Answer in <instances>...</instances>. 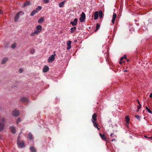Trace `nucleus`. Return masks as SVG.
Returning a JSON list of instances; mask_svg holds the SVG:
<instances>
[{"label":"nucleus","instance_id":"nucleus-1","mask_svg":"<svg viewBox=\"0 0 152 152\" xmlns=\"http://www.w3.org/2000/svg\"><path fill=\"white\" fill-rule=\"evenodd\" d=\"M5 118L3 117H0V132L2 131L4 127Z\"/></svg>","mask_w":152,"mask_h":152},{"label":"nucleus","instance_id":"nucleus-2","mask_svg":"<svg viewBox=\"0 0 152 152\" xmlns=\"http://www.w3.org/2000/svg\"><path fill=\"white\" fill-rule=\"evenodd\" d=\"M17 144L18 147L19 148H23L25 145L23 141H21L18 140L17 141Z\"/></svg>","mask_w":152,"mask_h":152},{"label":"nucleus","instance_id":"nucleus-3","mask_svg":"<svg viewBox=\"0 0 152 152\" xmlns=\"http://www.w3.org/2000/svg\"><path fill=\"white\" fill-rule=\"evenodd\" d=\"M56 54L54 53V54L52 55L51 56L49 57L48 61L49 63H52L55 59V57Z\"/></svg>","mask_w":152,"mask_h":152},{"label":"nucleus","instance_id":"nucleus-4","mask_svg":"<svg viewBox=\"0 0 152 152\" xmlns=\"http://www.w3.org/2000/svg\"><path fill=\"white\" fill-rule=\"evenodd\" d=\"M86 18V15L85 13L83 12L81 14V17H80L79 19L81 22H83L85 20Z\"/></svg>","mask_w":152,"mask_h":152},{"label":"nucleus","instance_id":"nucleus-5","mask_svg":"<svg viewBox=\"0 0 152 152\" xmlns=\"http://www.w3.org/2000/svg\"><path fill=\"white\" fill-rule=\"evenodd\" d=\"M22 13V15L23 14V12L22 11H20L16 15L14 19V20L15 21H18V19H19V15L21 13Z\"/></svg>","mask_w":152,"mask_h":152},{"label":"nucleus","instance_id":"nucleus-6","mask_svg":"<svg viewBox=\"0 0 152 152\" xmlns=\"http://www.w3.org/2000/svg\"><path fill=\"white\" fill-rule=\"evenodd\" d=\"M42 27L40 25H37L36 27V29L35 30L38 34L42 30Z\"/></svg>","mask_w":152,"mask_h":152},{"label":"nucleus","instance_id":"nucleus-7","mask_svg":"<svg viewBox=\"0 0 152 152\" xmlns=\"http://www.w3.org/2000/svg\"><path fill=\"white\" fill-rule=\"evenodd\" d=\"M12 114L13 116L17 117L19 115V111L18 110H15L12 112Z\"/></svg>","mask_w":152,"mask_h":152},{"label":"nucleus","instance_id":"nucleus-8","mask_svg":"<svg viewBox=\"0 0 152 152\" xmlns=\"http://www.w3.org/2000/svg\"><path fill=\"white\" fill-rule=\"evenodd\" d=\"M10 129L11 132L13 134H15L16 132V129L14 126H12L10 127Z\"/></svg>","mask_w":152,"mask_h":152},{"label":"nucleus","instance_id":"nucleus-9","mask_svg":"<svg viewBox=\"0 0 152 152\" xmlns=\"http://www.w3.org/2000/svg\"><path fill=\"white\" fill-rule=\"evenodd\" d=\"M77 19L75 18L74 21H71L70 23V24H72L73 26H75L77 24Z\"/></svg>","mask_w":152,"mask_h":152},{"label":"nucleus","instance_id":"nucleus-10","mask_svg":"<svg viewBox=\"0 0 152 152\" xmlns=\"http://www.w3.org/2000/svg\"><path fill=\"white\" fill-rule=\"evenodd\" d=\"M28 99L27 97H23L21 98L20 101L23 102H26L28 101Z\"/></svg>","mask_w":152,"mask_h":152},{"label":"nucleus","instance_id":"nucleus-11","mask_svg":"<svg viewBox=\"0 0 152 152\" xmlns=\"http://www.w3.org/2000/svg\"><path fill=\"white\" fill-rule=\"evenodd\" d=\"M116 17V14L115 13H114L112 17V19L111 22L112 23L114 24L115 23V20Z\"/></svg>","mask_w":152,"mask_h":152},{"label":"nucleus","instance_id":"nucleus-12","mask_svg":"<svg viewBox=\"0 0 152 152\" xmlns=\"http://www.w3.org/2000/svg\"><path fill=\"white\" fill-rule=\"evenodd\" d=\"M99 13L98 11H96L95 12L94 14V19L95 20H96L98 17Z\"/></svg>","mask_w":152,"mask_h":152},{"label":"nucleus","instance_id":"nucleus-13","mask_svg":"<svg viewBox=\"0 0 152 152\" xmlns=\"http://www.w3.org/2000/svg\"><path fill=\"white\" fill-rule=\"evenodd\" d=\"M92 122L94 124V126L96 128H97L98 130H99V129L98 127V124L97 123H96L95 121H94L93 120H92Z\"/></svg>","mask_w":152,"mask_h":152},{"label":"nucleus","instance_id":"nucleus-14","mask_svg":"<svg viewBox=\"0 0 152 152\" xmlns=\"http://www.w3.org/2000/svg\"><path fill=\"white\" fill-rule=\"evenodd\" d=\"M71 42L70 41H69L67 43V49L69 50L71 48Z\"/></svg>","mask_w":152,"mask_h":152},{"label":"nucleus","instance_id":"nucleus-15","mask_svg":"<svg viewBox=\"0 0 152 152\" xmlns=\"http://www.w3.org/2000/svg\"><path fill=\"white\" fill-rule=\"evenodd\" d=\"M97 115L95 113H94L92 116V120H93L94 121H96L97 120Z\"/></svg>","mask_w":152,"mask_h":152},{"label":"nucleus","instance_id":"nucleus-16","mask_svg":"<svg viewBox=\"0 0 152 152\" xmlns=\"http://www.w3.org/2000/svg\"><path fill=\"white\" fill-rule=\"evenodd\" d=\"M99 135L102 140L105 141H106V139L104 137V134H102L101 133H99Z\"/></svg>","mask_w":152,"mask_h":152},{"label":"nucleus","instance_id":"nucleus-17","mask_svg":"<svg viewBox=\"0 0 152 152\" xmlns=\"http://www.w3.org/2000/svg\"><path fill=\"white\" fill-rule=\"evenodd\" d=\"M30 4L29 1H26L23 4V7H25L26 6H29Z\"/></svg>","mask_w":152,"mask_h":152},{"label":"nucleus","instance_id":"nucleus-18","mask_svg":"<svg viewBox=\"0 0 152 152\" xmlns=\"http://www.w3.org/2000/svg\"><path fill=\"white\" fill-rule=\"evenodd\" d=\"M8 60V58H4L2 60L1 63L2 64H5L6 62Z\"/></svg>","mask_w":152,"mask_h":152},{"label":"nucleus","instance_id":"nucleus-19","mask_svg":"<svg viewBox=\"0 0 152 152\" xmlns=\"http://www.w3.org/2000/svg\"><path fill=\"white\" fill-rule=\"evenodd\" d=\"M38 12V11L37 10H34L31 12L30 14V15L31 16H33L34 14H36Z\"/></svg>","mask_w":152,"mask_h":152},{"label":"nucleus","instance_id":"nucleus-20","mask_svg":"<svg viewBox=\"0 0 152 152\" xmlns=\"http://www.w3.org/2000/svg\"><path fill=\"white\" fill-rule=\"evenodd\" d=\"M49 70V68L48 66H46L43 69V72H46Z\"/></svg>","mask_w":152,"mask_h":152},{"label":"nucleus","instance_id":"nucleus-21","mask_svg":"<svg viewBox=\"0 0 152 152\" xmlns=\"http://www.w3.org/2000/svg\"><path fill=\"white\" fill-rule=\"evenodd\" d=\"M76 28L75 26H74L73 27L71 28L70 29V30L71 31H70V32L71 33H73L75 30H76Z\"/></svg>","mask_w":152,"mask_h":152},{"label":"nucleus","instance_id":"nucleus-22","mask_svg":"<svg viewBox=\"0 0 152 152\" xmlns=\"http://www.w3.org/2000/svg\"><path fill=\"white\" fill-rule=\"evenodd\" d=\"M98 13L99 17L101 18H102L103 15V12L102 11L100 10Z\"/></svg>","mask_w":152,"mask_h":152},{"label":"nucleus","instance_id":"nucleus-23","mask_svg":"<svg viewBox=\"0 0 152 152\" xmlns=\"http://www.w3.org/2000/svg\"><path fill=\"white\" fill-rule=\"evenodd\" d=\"M125 121H126L127 124H129V118L128 115H126L125 117Z\"/></svg>","mask_w":152,"mask_h":152},{"label":"nucleus","instance_id":"nucleus-24","mask_svg":"<svg viewBox=\"0 0 152 152\" xmlns=\"http://www.w3.org/2000/svg\"><path fill=\"white\" fill-rule=\"evenodd\" d=\"M38 33L35 31L31 33L30 34V36L31 37L34 36L35 34H38Z\"/></svg>","mask_w":152,"mask_h":152},{"label":"nucleus","instance_id":"nucleus-25","mask_svg":"<svg viewBox=\"0 0 152 152\" xmlns=\"http://www.w3.org/2000/svg\"><path fill=\"white\" fill-rule=\"evenodd\" d=\"M44 20V18L43 17L41 18L40 19H39L38 22L39 23H41Z\"/></svg>","mask_w":152,"mask_h":152},{"label":"nucleus","instance_id":"nucleus-26","mask_svg":"<svg viewBox=\"0 0 152 152\" xmlns=\"http://www.w3.org/2000/svg\"><path fill=\"white\" fill-rule=\"evenodd\" d=\"M28 138L29 140L32 139V135L31 133H29L28 134Z\"/></svg>","mask_w":152,"mask_h":152},{"label":"nucleus","instance_id":"nucleus-27","mask_svg":"<svg viewBox=\"0 0 152 152\" xmlns=\"http://www.w3.org/2000/svg\"><path fill=\"white\" fill-rule=\"evenodd\" d=\"M30 150L31 152H36L35 150L33 147H30Z\"/></svg>","mask_w":152,"mask_h":152},{"label":"nucleus","instance_id":"nucleus-28","mask_svg":"<svg viewBox=\"0 0 152 152\" xmlns=\"http://www.w3.org/2000/svg\"><path fill=\"white\" fill-rule=\"evenodd\" d=\"M100 26L99 24L98 23H97L96 25V29L95 30V31H97L98 30V29L99 28Z\"/></svg>","mask_w":152,"mask_h":152},{"label":"nucleus","instance_id":"nucleus-29","mask_svg":"<svg viewBox=\"0 0 152 152\" xmlns=\"http://www.w3.org/2000/svg\"><path fill=\"white\" fill-rule=\"evenodd\" d=\"M65 2V1H62L61 2V3H59V6L60 7H63L64 4V3Z\"/></svg>","mask_w":152,"mask_h":152},{"label":"nucleus","instance_id":"nucleus-30","mask_svg":"<svg viewBox=\"0 0 152 152\" xmlns=\"http://www.w3.org/2000/svg\"><path fill=\"white\" fill-rule=\"evenodd\" d=\"M146 108L148 112L152 114V112L147 107H146Z\"/></svg>","mask_w":152,"mask_h":152},{"label":"nucleus","instance_id":"nucleus-31","mask_svg":"<svg viewBox=\"0 0 152 152\" xmlns=\"http://www.w3.org/2000/svg\"><path fill=\"white\" fill-rule=\"evenodd\" d=\"M126 55H124L123 57H121L120 59V60L121 61V60H122L124 59H125L126 58Z\"/></svg>","mask_w":152,"mask_h":152},{"label":"nucleus","instance_id":"nucleus-32","mask_svg":"<svg viewBox=\"0 0 152 152\" xmlns=\"http://www.w3.org/2000/svg\"><path fill=\"white\" fill-rule=\"evenodd\" d=\"M16 47V45L14 43L13 44H12V45H11V47L12 48L14 49Z\"/></svg>","mask_w":152,"mask_h":152},{"label":"nucleus","instance_id":"nucleus-33","mask_svg":"<svg viewBox=\"0 0 152 152\" xmlns=\"http://www.w3.org/2000/svg\"><path fill=\"white\" fill-rule=\"evenodd\" d=\"M42 9V7L41 6H38V7L36 9V10H37L38 11H39L41 10Z\"/></svg>","mask_w":152,"mask_h":152},{"label":"nucleus","instance_id":"nucleus-34","mask_svg":"<svg viewBox=\"0 0 152 152\" xmlns=\"http://www.w3.org/2000/svg\"><path fill=\"white\" fill-rule=\"evenodd\" d=\"M21 119L20 118H18L17 120V122H16V123L17 124H18L21 121Z\"/></svg>","mask_w":152,"mask_h":152},{"label":"nucleus","instance_id":"nucleus-35","mask_svg":"<svg viewBox=\"0 0 152 152\" xmlns=\"http://www.w3.org/2000/svg\"><path fill=\"white\" fill-rule=\"evenodd\" d=\"M135 117L138 119L139 121H140V116L138 115H136L135 116Z\"/></svg>","mask_w":152,"mask_h":152},{"label":"nucleus","instance_id":"nucleus-36","mask_svg":"<svg viewBox=\"0 0 152 152\" xmlns=\"http://www.w3.org/2000/svg\"><path fill=\"white\" fill-rule=\"evenodd\" d=\"M19 71L20 73H21L23 71V69L22 68H20L19 69Z\"/></svg>","mask_w":152,"mask_h":152},{"label":"nucleus","instance_id":"nucleus-37","mask_svg":"<svg viewBox=\"0 0 152 152\" xmlns=\"http://www.w3.org/2000/svg\"><path fill=\"white\" fill-rule=\"evenodd\" d=\"M141 107V104H139V105L137 107V108L138 109V110L140 109Z\"/></svg>","mask_w":152,"mask_h":152},{"label":"nucleus","instance_id":"nucleus-38","mask_svg":"<svg viewBox=\"0 0 152 152\" xmlns=\"http://www.w3.org/2000/svg\"><path fill=\"white\" fill-rule=\"evenodd\" d=\"M149 22L150 23H152V18L148 20Z\"/></svg>","mask_w":152,"mask_h":152},{"label":"nucleus","instance_id":"nucleus-39","mask_svg":"<svg viewBox=\"0 0 152 152\" xmlns=\"http://www.w3.org/2000/svg\"><path fill=\"white\" fill-rule=\"evenodd\" d=\"M49 1V0H44V2L45 3H48Z\"/></svg>","mask_w":152,"mask_h":152},{"label":"nucleus","instance_id":"nucleus-40","mask_svg":"<svg viewBox=\"0 0 152 152\" xmlns=\"http://www.w3.org/2000/svg\"><path fill=\"white\" fill-rule=\"evenodd\" d=\"M34 53V50H32L31 51V53L32 54H33Z\"/></svg>","mask_w":152,"mask_h":152},{"label":"nucleus","instance_id":"nucleus-41","mask_svg":"<svg viewBox=\"0 0 152 152\" xmlns=\"http://www.w3.org/2000/svg\"><path fill=\"white\" fill-rule=\"evenodd\" d=\"M114 133H111V134H110V136L111 137H112L113 136V135H114Z\"/></svg>","mask_w":152,"mask_h":152},{"label":"nucleus","instance_id":"nucleus-42","mask_svg":"<svg viewBox=\"0 0 152 152\" xmlns=\"http://www.w3.org/2000/svg\"><path fill=\"white\" fill-rule=\"evenodd\" d=\"M149 96L150 97H152V93L150 94Z\"/></svg>","mask_w":152,"mask_h":152},{"label":"nucleus","instance_id":"nucleus-43","mask_svg":"<svg viewBox=\"0 0 152 152\" xmlns=\"http://www.w3.org/2000/svg\"><path fill=\"white\" fill-rule=\"evenodd\" d=\"M20 136L19 135L18 137V138H17V141L18 140H19V139L20 138Z\"/></svg>","mask_w":152,"mask_h":152},{"label":"nucleus","instance_id":"nucleus-44","mask_svg":"<svg viewBox=\"0 0 152 152\" xmlns=\"http://www.w3.org/2000/svg\"><path fill=\"white\" fill-rule=\"evenodd\" d=\"M116 140L115 139H113L111 140L112 141H113L115 140Z\"/></svg>","mask_w":152,"mask_h":152},{"label":"nucleus","instance_id":"nucleus-45","mask_svg":"<svg viewBox=\"0 0 152 152\" xmlns=\"http://www.w3.org/2000/svg\"><path fill=\"white\" fill-rule=\"evenodd\" d=\"M2 11L1 10H0V14H1L2 13Z\"/></svg>","mask_w":152,"mask_h":152},{"label":"nucleus","instance_id":"nucleus-46","mask_svg":"<svg viewBox=\"0 0 152 152\" xmlns=\"http://www.w3.org/2000/svg\"><path fill=\"white\" fill-rule=\"evenodd\" d=\"M137 102H138V103L139 104H140V102H139V100H137Z\"/></svg>","mask_w":152,"mask_h":152},{"label":"nucleus","instance_id":"nucleus-47","mask_svg":"<svg viewBox=\"0 0 152 152\" xmlns=\"http://www.w3.org/2000/svg\"><path fill=\"white\" fill-rule=\"evenodd\" d=\"M119 63L120 64H122V62L121 61H120L119 62Z\"/></svg>","mask_w":152,"mask_h":152},{"label":"nucleus","instance_id":"nucleus-48","mask_svg":"<svg viewBox=\"0 0 152 152\" xmlns=\"http://www.w3.org/2000/svg\"><path fill=\"white\" fill-rule=\"evenodd\" d=\"M124 71L125 72H127V70H124Z\"/></svg>","mask_w":152,"mask_h":152},{"label":"nucleus","instance_id":"nucleus-49","mask_svg":"<svg viewBox=\"0 0 152 152\" xmlns=\"http://www.w3.org/2000/svg\"><path fill=\"white\" fill-rule=\"evenodd\" d=\"M150 139H152V136H151V137H150L149 138Z\"/></svg>","mask_w":152,"mask_h":152},{"label":"nucleus","instance_id":"nucleus-50","mask_svg":"<svg viewBox=\"0 0 152 152\" xmlns=\"http://www.w3.org/2000/svg\"><path fill=\"white\" fill-rule=\"evenodd\" d=\"M144 137H147L146 136H145Z\"/></svg>","mask_w":152,"mask_h":152},{"label":"nucleus","instance_id":"nucleus-51","mask_svg":"<svg viewBox=\"0 0 152 152\" xmlns=\"http://www.w3.org/2000/svg\"><path fill=\"white\" fill-rule=\"evenodd\" d=\"M127 61H129V60H128V59H127Z\"/></svg>","mask_w":152,"mask_h":152}]
</instances>
